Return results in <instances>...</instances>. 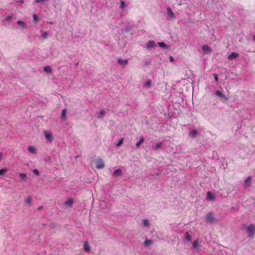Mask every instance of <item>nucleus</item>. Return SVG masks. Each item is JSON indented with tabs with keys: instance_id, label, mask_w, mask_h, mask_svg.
<instances>
[{
	"instance_id": "393cba45",
	"label": "nucleus",
	"mask_w": 255,
	"mask_h": 255,
	"mask_svg": "<svg viewBox=\"0 0 255 255\" xmlns=\"http://www.w3.org/2000/svg\"><path fill=\"white\" fill-rule=\"evenodd\" d=\"M84 250L86 252L89 251L90 248H89V246L88 245V244L87 242H86L85 243H84Z\"/></svg>"
},
{
	"instance_id": "b1692460",
	"label": "nucleus",
	"mask_w": 255,
	"mask_h": 255,
	"mask_svg": "<svg viewBox=\"0 0 255 255\" xmlns=\"http://www.w3.org/2000/svg\"><path fill=\"white\" fill-rule=\"evenodd\" d=\"M185 238L186 239V240L188 242H190L192 240L191 236L190 235L188 232L186 233Z\"/></svg>"
},
{
	"instance_id": "79ce46f5",
	"label": "nucleus",
	"mask_w": 255,
	"mask_h": 255,
	"mask_svg": "<svg viewBox=\"0 0 255 255\" xmlns=\"http://www.w3.org/2000/svg\"><path fill=\"white\" fill-rule=\"evenodd\" d=\"M254 41H255V35L254 36V38H253Z\"/></svg>"
},
{
	"instance_id": "5701e85b",
	"label": "nucleus",
	"mask_w": 255,
	"mask_h": 255,
	"mask_svg": "<svg viewBox=\"0 0 255 255\" xmlns=\"http://www.w3.org/2000/svg\"><path fill=\"white\" fill-rule=\"evenodd\" d=\"M17 23L24 28H26L27 24L23 21L18 20Z\"/></svg>"
},
{
	"instance_id": "dca6fc26",
	"label": "nucleus",
	"mask_w": 255,
	"mask_h": 255,
	"mask_svg": "<svg viewBox=\"0 0 255 255\" xmlns=\"http://www.w3.org/2000/svg\"><path fill=\"white\" fill-rule=\"evenodd\" d=\"M32 198L31 196H28L25 200V202L27 203L29 206L32 204Z\"/></svg>"
},
{
	"instance_id": "412c9836",
	"label": "nucleus",
	"mask_w": 255,
	"mask_h": 255,
	"mask_svg": "<svg viewBox=\"0 0 255 255\" xmlns=\"http://www.w3.org/2000/svg\"><path fill=\"white\" fill-rule=\"evenodd\" d=\"M28 150L30 152L34 154H35L36 152L35 148L32 146H29L28 147Z\"/></svg>"
},
{
	"instance_id": "c756f323",
	"label": "nucleus",
	"mask_w": 255,
	"mask_h": 255,
	"mask_svg": "<svg viewBox=\"0 0 255 255\" xmlns=\"http://www.w3.org/2000/svg\"><path fill=\"white\" fill-rule=\"evenodd\" d=\"M7 172V169L6 168H3L0 170V175H3Z\"/></svg>"
},
{
	"instance_id": "a211bd4d",
	"label": "nucleus",
	"mask_w": 255,
	"mask_h": 255,
	"mask_svg": "<svg viewBox=\"0 0 255 255\" xmlns=\"http://www.w3.org/2000/svg\"><path fill=\"white\" fill-rule=\"evenodd\" d=\"M162 146V142H159L157 143L154 147L153 149L155 150H157L159 148H160Z\"/></svg>"
},
{
	"instance_id": "aec40b11",
	"label": "nucleus",
	"mask_w": 255,
	"mask_h": 255,
	"mask_svg": "<svg viewBox=\"0 0 255 255\" xmlns=\"http://www.w3.org/2000/svg\"><path fill=\"white\" fill-rule=\"evenodd\" d=\"M252 179V178L251 176H249L247 178V179L245 181V183L247 186H250V181Z\"/></svg>"
},
{
	"instance_id": "9d476101",
	"label": "nucleus",
	"mask_w": 255,
	"mask_h": 255,
	"mask_svg": "<svg viewBox=\"0 0 255 255\" xmlns=\"http://www.w3.org/2000/svg\"><path fill=\"white\" fill-rule=\"evenodd\" d=\"M153 244V241L151 240L146 239L143 243V245L145 247L147 248L149 246H151Z\"/></svg>"
},
{
	"instance_id": "9b49d317",
	"label": "nucleus",
	"mask_w": 255,
	"mask_h": 255,
	"mask_svg": "<svg viewBox=\"0 0 255 255\" xmlns=\"http://www.w3.org/2000/svg\"><path fill=\"white\" fill-rule=\"evenodd\" d=\"M167 14L171 18H174L175 15L174 13L173 12L172 9L170 7H168L167 8Z\"/></svg>"
},
{
	"instance_id": "c85d7f7f",
	"label": "nucleus",
	"mask_w": 255,
	"mask_h": 255,
	"mask_svg": "<svg viewBox=\"0 0 255 255\" xmlns=\"http://www.w3.org/2000/svg\"><path fill=\"white\" fill-rule=\"evenodd\" d=\"M198 246V241H194L193 243V248L194 249H197V247Z\"/></svg>"
},
{
	"instance_id": "20e7f679",
	"label": "nucleus",
	"mask_w": 255,
	"mask_h": 255,
	"mask_svg": "<svg viewBox=\"0 0 255 255\" xmlns=\"http://www.w3.org/2000/svg\"><path fill=\"white\" fill-rule=\"evenodd\" d=\"M73 203H74L73 199L72 198H70L66 200L65 201L64 204L65 205H67L68 207L71 208L73 206Z\"/></svg>"
},
{
	"instance_id": "473e14b6",
	"label": "nucleus",
	"mask_w": 255,
	"mask_h": 255,
	"mask_svg": "<svg viewBox=\"0 0 255 255\" xmlns=\"http://www.w3.org/2000/svg\"><path fill=\"white\" fill-rule=\"evenodd\" d=\"M213 76H214V77L215 78V80L216 82L217 83H218V82H219V78H218V74H216V73H214V74H213Z\"/></svg>"
},
{
	"instance_id": "58836bf2",
	"label": "nucleus",
	"mask_w": 255,
	"mask_h": 255,
	"mask_svg": "<svg viewBox=\"0 0 255 255\" xmlns=\"http://www.w3.org/2000/svg\"><path fill=\"white\" fill-rule=\"evenodd\" d=\"M105 111H104V110H101V111L100 112V114L101 115L103 116L104 115H105Z\"/></svg>"
},
{
	"instance_id": "0eeeda50",
	"label": "nucleus",
	"mask_w": 255,
	"mask_h": 255,
	"mask_svg": "<svg viewBox=\"0 0 255 255\" xmlns=\"http://www.w3.org/2000/svg\"><path fill=\"white\" fill-rule=\"evenodd\" d=\"M216 95L220 97L221 99L222 100V99H224L225 100H227L228 99L227 98V97L224 95L221 92H220V91H217L216 92Z\"/></svg>"
},
{
	"instance_id": "f257e3e1",
	"label": "nucleus",
	"mask_w": 255,
	"mask_h": 255,
	"mask_svg": "<svg viewBox=\"0 0 255 255\" xmlns=\"http://www.w3.org/2000/svg\"><path fill=\"white\" fill-rule=\"evenodd\" d=\"M105 167V161L101 158H98L96 160V167L98 169H101Z\"/></svg>"
},
{
	"instance_id": "f03ea898",
	"label": "nucleus",
	"mask_w": 255,
	"mask_h": 255,
	"mask_svg": "<svg viewBox=\"0 0 255 255\" xmlns=\"http://www.w3.org/2000/svg\"><path fill=\"white\" fill-rule=\"evenodd\" d=\"M206 221L207 223H213L216 221L213 212L208 213L206 216Z\"/></svg>"
},
{
	"instance_id": "6ab92c4d",
	"label": "nucleus",
	"mask_w": 255,
	"mask_h": 255,
	"mask_svg": "<svg viewBox=\"0 0 255 255\" xmlns=\"http://www.w3.org/2000/svg\"><path fill=\"white\" fill-rule=\"evenodd\" d=\"M151 85V80L150 79H148L146 81V82L144 84V87H149Z\"/></svg>"
},
{
	"instance_id": "f3484780",
	"label": "nucleus",
	"mask_w": 255,
	"mask_h": 255,
	"mask_svg": "<svg viewBox=\"0 0 255 255\" xmlns=\"http://www.w3.org/2000/svg\"><path fill=\"white\" fill-rule=\"evenodd\" d=\"M144 138L143 136H140L139 138V141L136 143V146L138 147L143 142Z\"/></svg>"
},
{
	"instance_id": "a19ab883",
	"label": "nucleus",
	"mask_w": 255,
	"mask_h": 255,
	"mask_svg": "<svg viewBox=\"0 0 255 255\" xmlns=\"http://www.w3.org/2000/svg\"><path fill=\"white\" fill-rule=\"evenodd\" d=\"M42 208V206H40V207H39L37 209L39 210H40Z\"/></svg>"
},
{
	"instance_id": "ddd939ff",
	"label": "nucleus",
	"mask_w": 255,
	"mask_h": 255,
	"mask_svg": "<svg viewBox=\"0 0 255 255\" xmlns=\"http://www.w3.org/2000/svg\"><path fill=\"white\" fill-rule=\"evenodd\" d=\"M155 45V42L153 40H149L147 44V48H153Z\"/></svg>"
},
{
	"instance_id": "a878e982",
	"label": "nucleus",
	"mask_w": 255,
	"mask_h": 255,
	"mask_svg": "<svg viewBox=\"0 0 255 255\" xmlns=\"http://www.w3.org/2000/svg\"><path fill=\"white\" fill-rule=\"evenodd\" d=\"M142 223H143V225L145 227L149 226V222L148 220H147V219H143L142 220Z\"/></svg>"
},
{
	"instance_id": "e433bc0d",
	"label": "nucleus",
	"mask_w": 255,
	"mask_h": 255,
	"mask_svg": "<svg viewBox=\"0 0 255 255\" xmlns=\"http://www.w3.org/2000/svg\"><path fill=\"white\" fill-rule=\"evenodd\" d=\"M121 7L122 8H124L125 6V2L123 0H121Z\"/></svg>"
},
{
	"instance_id": "cd10ccee",
	"label": "nucleus",
	"mask_w": 255,
	"mask_h": 255,
	"mask_svg": "<svg viewBox=\"0 0 255 255\" xmlns=\"http://www.w3.org/2000/svg\"><path fill=\"white\" fill-rule=\"evenodd\" d=\"M19 176L24 181L26 180V174L25 173H20Z\"/></svg>"
},
{
	"instance_id": "bb28decb",
	"label": "nucleus",
	"mask_w": 255,
	"mask_h": 255,
	"mask_svg": "<svg viewBox=\"0 0 255 255\" xmlns=\"http://www.w3.org/2000/svg\"><path fill=\"white\" fill-rule=\"evenodd\" d=\"M44 71L46 72H51V68L49 66H46L44 68Z\"/></svg>"
},
{
	"instance_id": "4c0bfd02",
	"label": "nucleus",
	"mask_w": 255,
	"mask_h": 255,
	"mask_svg": "<svg viewBox=\"0 0 255 255\" xmlns=\"http://www.w3.org/2000/svg\"><path fill=\"white\" fill-rule=\"evenodd\" d=\"M33 172L37 175H39V171L37 169H34Z\"/></svg>"
},
{
	"instance_id": "72a5a7b5",
	"label": "nucleus",
	"mask_w": 255,
	"mask_h": 255,
	"mask_svg": "<svg viewBox=\"0 0 255 255\" xmlns=\"http://www.w3.org/2000/svg\"><path fill=\"white\" fill-rule=\"evenodd\" d=\"M123 140H124V139L123 138H121L120 140V141L117 143V146L118 147L120 146L122 144V143L123 142Z\"/></svg>"
},
{
	"instance_id": "f704fd0d",
	"label": "nucleus",
	"mask_w": 255,
	"mask_h": 255,
	"mask_svg": "<svg viewBox=\"0 0 255 255\" xmlns=\"http://www.w3.org/2000/svg\"><path fill=\"white\" fill-rule=\"evenodd\" d=\"M13 15L12 14H9L7 16L6 18H5L6 20H9L11 19V18L12 17Z\"/></svg>"
},
{
	"instance_id": "423d86ee",
	"label": "nucleus",
	"mask_w": 255,
	"mask_h": 255,
	"mask_svg": "<svg viewBox=\"0 0 255 255\" xmlns=\"http://www.w3.org/2000/svg\"><path fill=\"white\" fill-rule=\"evenodd\" d=\"M123 173L122 170L120 168H119L115 171H114L113 175L115 177H118L121 176Z\"/></svg>"
},
{
	"instance_id": "2eb2a0df",
	"label": "nucleus",
	"mask_w": 255,
	"mask_h": 255,
	"mask_svg": "<svg viewBox=\"0 0 255 255\" xmlns=\"http://www.w3.org/2000/svg\"><path fill=\"white\" fill-rule=\"evenodd\" d=\"M207 199L210 200H214L215 199V197L213 195L212 193L210 191H208L207 192Z\"/></svg>"
},
{
	"instance_id": "39448f33",
	"label": "nucleus",
	"mask_w": 255,
	"mask_h": 255,
	"mask_svg": "<svg viewBox=\"0 0 255 255\" xmlns=\"http://www.w3.org/2000/svg\"><path fill=\"white\" fill-rule=\"evenodd\" d=\"M202 49L204 51V54H207L208 53L211 51V48L207 45H203L202 46Z\"/></svg>"
},
{
	"instance_id": "4be33fe9",
	"label": "nucleus",
	"mask_w": 255,
	"mask_h": 255,
	"mask_svg": "<svg viewBox=\"0 0 255 255\" xmlns=\"http://www.w3.org/2000/svg\"><path fill=\"white\" fill-rule=\"evenodd\" d=\"M67 110L66 109H64L62 111V113L61 115V118L62 119H66V114Z\"/></svg>"
},
{
	"instance_id": "ea45409f",
	"label": "nucleus",
	"mask_w": 255,
	"mask_h": 255,
	"mask_svg": "<svg viewBox=\"0 0 255 255\" xmlns=\"http://www.w3.org/2000/svg\"><path fill=\"white\" fill-rule=\"evenodd\" d=\"M170 61L171 62H172V61H174V59H173V58L172 57H170Z\"/></svg>"
},
{
	"instance_id": "7ed1b4c3",
	"label": "nucleus",
	"mask_w": 255,
	"mask_h": 255,
	"mask_svg": "<svg viewBox=\"0 0 255 255\" xmlns=\"http://www.w3.org/2000/svg\"><path fill=\"white\" fill-rule=\"evenodd\" d=\"M247 232L250 234V236L254 235L255 233V225L251 224L247 228Z\"/></svg>"
},
{
	"instance_id": "4468645a",
	"label": "nucleus",
	"mask_w": 255,
	"mask_h": 255,
	"mask_svg": "<svg viewBox=\"0 0 255 255\" xmlns=\"http://www.w3.org/2000/svg\"><path fill=\"white\" fill-rule=\"evenodd\" d=\"M44 133H45V137L46 138V139L50 141H51L52 140V135L51 134L49 133H48L46 131H44Z\"/></svg>"
},
{
	"instance_id": "6e6552de",
	"label": "nucleus",
	"mask_w": 255,
	"mask_h": 255,
	"mask_svg": "<svg viewBox=\"0 0 255 255\" xmlns=\"http://www.w3.org/2000/svg\"><path fill=\"white\" fill-rule=\"evenodd\" d=\"M239 56V54L236 52H232L228 56V59L230 60L234 59Z\"/></svg>"
},
{
	"instance_id": "1a4fd4ad",
	"label": "nucleus",
	"mask_w": 255,
	"mask_h": 255,
	"mask_svg": "<svg viewBox=\"0 0 255 255\" xmlns=\"http://www.w3.org/2000/svg\"><path fill=\"white\" fill-rule=\"evenodd\" d=\"M118 63L120 65L126 66L128 63V61L127 59H122L120 58L118 60Z\"/></svg>"
},
{
	"instance_id": "7c9ffc66",
	"label": "nucleus",
	"mask_w": 255,
	"mask_h": 255,
	"mask_svg": "<svg viewBox=\"0 0 255 255\" xmlns=\"http://www.w3.org/2000/svg\"><path fill=\"white\" fill-rule=\"evenodd\" d=\"M158 44L160 47H161L162 48H166L167 47V45L163 42H158Z\"/></svg>"
},
{
	"instance_id": "2f4dec72",
	"label": "nucleus",
	"mask_w": 255,
	"mask_h": 255,
	"mask_svg": "<svg viewBox=\"0 0 255 255\" xmlns=\"http://www.w3.org/2000/svg\"><path fill=\"white\" fill-rule=\"evenodd\" d=\"M48 35V33L47 31H45L43 33L42 36L43 37V39H46L47 38Z\"/></svg>"
},
{
	"instance_id": "c9c22d12",
	"label": "nucleus",
	"mask_w": 255,
	"mask_h": 255,
	"mask_svg": "<svg viewBox=\"0 0 255 255\" xmlns=\"http://www.w3.org/2000/svg\"><path fill=\"white\" fill-rule=\"evenodd\" d=\"M33 20L35 21H38V16L36 14H33Z\"/></svg>"
},
{
	"instance_id": "f8f14e48",
	"label": "nucleus",
	"mask_w": 255,
	"mask_h": 255,
	"mask_svg": "<svg viewBox=\"0 0 255 255\" xmlns=\"http://www.w3.org/2000/svg\"><path fill=\"white\" fill-rule=\"evenodd\" d=\"M198 131L196 130L193 129L190 132L189 135L191 137H196L197 135Z\"/></svg>"
}]
</instances>
